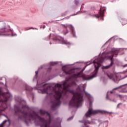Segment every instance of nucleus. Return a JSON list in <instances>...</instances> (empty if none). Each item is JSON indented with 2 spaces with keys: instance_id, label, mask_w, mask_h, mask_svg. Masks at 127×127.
<instances>
[{
  "instance_id": "obj_39",
  "label": "nucleus",
  "mask_w": 127,
  "mask_h": 127,
  "mask_svg": "<svg viewBox=\"0 0 127 127\" xmlns=\"http://www.w3.org/2000/svg\"><path fill=\"white\" fill-rule=\"evenodd\" d=\"M77 14H78V13H76V14H72L71 16H73L74 15H77Z\"/></svg>"
},
{
  "instance_id": "obj_14",
  "label": "nucleus",
  "mask_w": 127,
  "mask_h": 127,
  "mask_svg": "<svg viewBox=\"0 0 127 127\" xmlns=\"http://www.w3.org/2000/svg\"><path fill=\"white\" fill-rule=\"evenodd\" d=\"M86 97H87V99L89 102V107L90 108H92L93 106V103H94V97L90 94L89 93L85 91L84 92Z\"/></svg>"
},
{
  "instance_id": "obj_11",
  "label": "nucleus",
  "mask_w": 127,
  "mask_h": 127,
  "mask_svg": "<svg viewBox=\"0 0 127 127\" xmlns=\"http://www.w3.org/2000/svg\"><path fill=\"white\" fill-rule=\"evenodd\" d=\"M10 30L6 28V26L0 28V36H16V34H14L13 32H12V35L8 33Z\"/></svg>"
},
{
  "instance_id": "obj_45",
  "label": "nucleus",
  "mask_w": 127,
  "mask_h": 127,
  "mask_svg": "<svg viewBox=\"0 0 127 127\" xmlns=\"http://www.w3.org/2000/svg\"><path fill=\"white\" fill-rule=\"evenodd\" d=\"M49 44H52V43L50 42Z\"/></svg>"
},
{
  "instance_id": "obj_6",
  "label": "nucleus",
  "mask_w": 127,
  "mask_h": 127,
  "mask_svg": "<svg viewBox=\"0 0 127 127\" xmlns=\"http://www.w3.org/2000/svg\"><path fill=\"white\" fill-rule=\"evenodd\" d=\"M35 73H36V74L33 78V82H35V81L36 82L37 87H34V88L37 89V90H38V92L40 94H43L42 93L39 92V91H40V90H43V89H41V88H44V89L45 88H47V87H48V86H47L48 85V83H46L45 82L40 83L39 80H37V77H38L37 75H38V71H36Z\"/></svg>"
},
{
  "instance_id": "obj_29",
  "label": "nucleus",
  "mask_w": 127,
  "mask_h": 127,
  "mask_svg": "<svg viewBox=\"0 0 127 127\" xmlns=\"http://www.w3.org/2000/svg\"><path fill=\"white\" fill-rule=\"evenodd\" d=\"M105 123H106V124H105L106 126V127H108V124L109 123V121H104L103 122V124H105Z\"/></svg>"
},
{
  "instance_id": "obj_37",
  "label": "nucleus",
  "mask_w": 127,
  "mask_h": 127,
  "mask_svg": "<svg viewBox=\"0 0 127 127\" xmlns=\"http://www.w3.org/2000/svg\"><path fill=\"white\" fill-rule=\"evenodd\" d=\"M83 5H85V4H82L81 7H80V9H82L84 7Z\"/></svg>"
},
{
  "instance_id": "obj_38",
  "label": "nucleus",
  "mask_w": 127,
  "mask_h": 127,
  "mask_svg": "<svg viewBox=\"0 0 127 127\" xmlns=\"http://www.w3.org/2000/svg\"><path fill=\"white\" fill-rule=\"evenodd\" d=\"M0 127H3V123H2L0 124Z\"/></svg>"
},
{
  "instance_id": "obj_25",
  "label": "nucleus",
  "mask_w": 127,
  "mask_h": 127,
  "mask_svg": "<svg viewBox=\"0 0 127 127\" xmlns=\"http://www.w3.org/2000/svg\"><path fill=\"white\" fill-rule=\"evenodd\" d=\"M35 124L36 126H41L40 124V121H35Z\"/></svg>"
},
{
  "instance_id": "obj_2",
  "label": "nucleus",
  "mask_w": 127,
  "mask_h": 127,
  "mask_svg": "<svg viewBox=\"0 0 127 127\" xmlns=\"http://www.w3.org/2000/svg\"><path fill=\"white\" fill-rule=\"evenodd\" d=\"M118 54H119V49L112 48L110 51L103 52L101 54V57H97L93 61L95 67V72L91 76H88L89 80H92V79H94V78L97 77L100 66H102V63H104V62L107 59L111 61V63L108 65L103 66L102 69L103 70L110 69L114 64V57H117Z\"/></svg>"
},
{
  "instance_id": "obj_41",
  "label": "nucleus",
  "mask_w": 127,
  "mask_h": 127,
  "mask_svg": "<svg viewBox=\"0 0 127 127\" xmlns=\"http://www.w3.org/2000/svg\"><path fill=\"white\" fill-rule=\"evenodd\" d=\"M17 81H18V78H16L15 81H16V82H17Z\"/></svg>"
},
{
  "instance_id": "obj_19",
  "label": "nucleus",
  "mask_w": 127,
  "mask_h": 127,
  "mask_svg": "<svg viewBox=\"0 0 127 127\" xmlns=\"http://www.w3.org/2000/svg\"><path fill=\"white\" fill-rule=\"evenodd\" d=\"M59 64V62H51L49 63L50 66H55V65H57Z\"/></svg>"
},
{
  "instance_id": "obj_27",
  "label": "nucleus",
  "mask_w": 127,
  "mask_h": 127,
  "mask_svg": "<svg viewBox=\"0 0 127 127\" xmlns=\"http://www.w3.org/2000/svg\"><path fill=\"white\" fill-rule=\"evenodd\" d=\"M73 119H74V116H71L70 117H69L67 119V121H72V120H73Z\"/></svg>"
},
{
  "instance_id": "obj_34",
  "label": "nucleus",
  "mask_w": 127,
  "mask_h": 127,
  "mask_svg": "<svg viewBox=\"0 0 127 127\" xmlns=\"http://www.w3.org/2000/svg\"><path fill=\"white\" fill-rule=\"evenodd\" d=\"M66 14H67V11H65L64 13L62 14V16H64L65 15H66Z\"/></svg>"
},
{
  "instance_id": "obj_49",
  "label": "nucleus",
  "mask_w": 127,
  "mask_h": 127,
  "mask_svg": "<svg viewBox=\"0 0 127 127\" xmlns=\"http://www.w3.org/2000/svg\"><path fill=\"white\" fill-rule=\"evenodd\" d=\"M16 101H17V102H19V101H18V100H16Z\"/></svg>"
},
{
  "instance_id": "obj_26",
  "label": "nucleus",
  "mask_w": 127,
  "mask_h": 127,
  "mask_svg": "<svg viewBox=\"0 0 127 127\" xmlns=\"http://www.w3.org/2000/svg\"><path fill=\"white\" fill-rule=\"evenodd\" d=\"M29 29H37L36 28L30 27V28H25V31L29 30Z\"/></svg>"
},
{
  "instance_id": "obj_47",
  "label": "nucleus",
  "mask_w": 127,
  "mask_h": 127,
  "mask_svg": "<svg viewBox=\"0 0 127 127\" xmlns=\"http://www.w3.org/2000/svg\"><path fill=\"white\" fill-rule=\"evenodd\" d=\"M108 41L106 42L105 43H106V44L108 43Z\"/></svg>"
},
{
  "instance_id": "obj_33",
  "label": "nucleus",
  "mask_w": 127,
  "mask_h": 127,
  "mask_svg": "<svg viewBox=\"0 0 127 127\" xmlns=\"http://www.w3.org/2000/svg\"><path fill=\"white\" fill-rule=\"evenodd\" d=\"M82 87L83 89V90L85 91V89L86 88V84L82 85Z\"/></svg>"
},
{
  "instance_id": "obj_20",
  "label": "nucleus",
  "mask_w": 127,
  "mask_h": 127,
  "mask_svg": "<svg viewBox=\"0 0 127 127\" xmlns=\"http://www.w3.org/2000/svg\"><path fill=\"white\" fill-rule=\"evenodd\" d=\"M8 101V98H5L3 100H0V103H2V104H5Z\"/></svg>"
},
{
  "instance_id": "obj_22",
  "label": "nucleus",
  "mask_w": 127,
  "mask_h": 127,
  "mask_svg": "<svg viewBox=\"0 0 127 127\" xmlns=\"http://www.w3.org/2000/svg\"><path fill=\"white\" fill-rule=\"evenodd\" d=\"M22 109H27V110H30V108L27 106V105H23L22 106Z\"/></svg>"
},
{
  "instance_id": "obj_3",
  "label": "nucleus",
  "mask_w": 127,
  "mask_h": 127,
  "mask_svg": "<svg viewBox=\"0 0 127 127\" xmlns=\"http://www.w3.org/2000/svg\"><path fill=\"white\" fill-rule=\"evenodd\" d=\"M14 112H15L14 116H18V121H24L28 127L29 126L30 123H31V120L35 121V117L37 114L34 111L32 112V113L26 112L25 111H22L20 107L16 105H14Z\"/></svg>"
},
{
  "instance_id": "obj_1",
  "label": "nucleus",
  "mask_w": 127,
  "mask_h": 127,
  "mask_svg": "<svg viewBox=\"0 0 127 127\" xmlns=\"http://www.w3.org/2000/svg\"><path fill=\"white\" fill-rule=\"evenodd\" d=\"M53 86L49 85L43 90H39V93L42 94H48V91H53L55 95H62L64 90L69 92L73 95L69 103V107L71 108H80L82 106V103L84 102V94L81 92L75 91L74 90L71 89L72 87L77 86V83L75 81L67 84V82L62 81L59 83H53Z\"/></svg>"
},
{
  "instance_id": "obj_40",
  "label": "nucleus",
  "mask_w": 127,
  "mask_h": 127,
  "mask_svg": "<svg viewBox=\"0 0 127 127\" xmlns=\"http://www.w3.org/2000/svg\"><path fill=\"white\" fill-rule=\"evenodd\" d=\"M64 18H66L67 19H68V18H70V17H65Z\"/></svg>"
},
{
  "instance_id": "obj_10",
  "label": "nucleus",
  "mask_w": 127,
  "mask_h": 127,
  "mask_svg": "<svg viewBox=\"0 0 127 127\" xmlns=\"http://www.w3.org/2000/svg\"><path fill=\"white\" fill-rule=\"evenodd\" d=\"M106 9L107 8L106 7H101L97 14L92 15L91 13H89V15L93 17H96V18H100L101 20H104V15H105V11H106Z\"/></svg>"
},
{
  "instance_id": "obj_7",
  "label": "nucleus",
  "mask_w": 127,
  "mask_h": 127,
  "mask_svg": "<svg viewBox=\"0 0 127 127\" xmlns=\"http://www.w3.org/2000/svg\"><path fill=\"white\" fill-rule=\"evenodd\" d=\"M50 95H53L55 98V100L51 106V109L52 111H56V107H60V105H61V97H59V95L55 94V92H54V93H50Z\"/></svg>"
},
{
  "instance_id": "obj_9",
  "label": "nucleus",
  "mask_w": 127,
  "mask_h": 127,
  "mask_svg": "<svg viewBox=\"0 0 127 127\" xmlns=\"http://www.w3.org/2000/svg\"><path fill=\"white\" fill-rule=\"evenodd\" d=\"M63 26L64 27V35H66V34L69 33V30H68V29L70 30L73 37L77 38V36H76V31H75V28L74 27H73V26H72V25H63Z\"/></svg>"
},
{
  "instance_id": "obj_42",
  "label": "nucleus",
  "mask_w": 127,
  "mask_h": 127,
  "mask_svg": "<svg viewBox=\"0 0 127 127\" xmlns=\"http://www.w3.org/2000/svg\"><path fill=\"white\" fill-rule=\"evenodd\" d=\"M120 105H121V103H119V104H118L117 107H119V106H120Z\"/></svg>"
},
{
  "instance_id": "obj_8",
  "label": "nucleus",
  "mask_w": 127,
  "mask_h": 127,
  "mask_svg": "<svg viewBox=\"0 0 127 127\" xmlns=\"http://www.w3.org/2000/svg\"><path fill=\"white\" fill-rule=\"evenodd\" d=\"M113 112H109L105 110H94L92 108H89L88 111L85 114V117L87 118H91V116L92 115H97V114H104L107 115V114H112Z\"/></svg>"
},
{
  "instance_id": "obj_24",
  "label": "nucleus",
  "mask_w": 127,
  "mask_h": 127,
  "mask_svg": "<svg viewBox=\"0 0 127 127\" xmlns=\"http://www.w3.org/2000/svg\"><path fill=\"white\" fill-rule=\"evenodd\" d=\"M122 23V25H125V24H127V21L126 20V19H124L123 21H121Z\"/></svg>"
},
{
  "instance_id": "obj_50",
  "label": "nucleus",
  "mask_w": 127,
  "mask_h": 127,
  "mask_svg": "<svg viewBox=\"0 0 127 127\" xmlns=\"http://www.w3.org/2000/svg\"><path fill=\"white\" fill-rule=\"evenodd\" d=\"M126 61H127V60H126Z\"/></svg>"
},
{
  "instance_id": "obj_21",
  "label": "nucleus",
  "mask_w": 127,
  "mask_h": 127,
  "mask_svg": "<svg viewBox=\"0 0 127 127\" xmlns=\"http://www.w3.org/2000/svg\"><path fill=\"white\" fill-rule=\"evenodd\" d=\"M76 90L77 91L76 92H82V89H81V87L80 85H78L77 86V88H76Z\"/></svg>"
},
{
  "instance_id": "obj_5",
  "label": "nucleus",
  "mask_w": 127,
  "mask_h": 127,
  "mask_svg": "<svg viewBox=\"0 0 127 127\" xmlns=\"http://www.w3.org/2000/svg\"><path fill=\"white\" fill-rule=\"evenodd\" d=\"M48 39H46V40H53L56 43H60L61 44H66V45H70L71 43L67 41V40H64L62 37L53 34H50V36L48 37Z\"/></svg>"
},
{
  "instance_id": "obj_46",
  "label": "nucleus",
  "mask_w": 127,
  "mask_h": 127,
  "mask_svg": "<svg viewBox=\"0 0 127 127\" xmlns=\"http://www.w3.org/2000/svg\"><path fill=\"white\" fill-rule=\"evenodd\" d=\"M21 104V102H19V104L20 105Z\"/></svg>"
},
{
  "instance_id": "obj_16",
  "label": "nucleus",
  "mask_w": 127,
  "mask_h": 127,
  "mask_svg": "<svg viewBox=\"0 0 127 127\" xmlns=\"http://www.w3.org/2000/svg\"><path fill=\"white\" fill-rule=\"evenodd\" d=\"M117 89H119L118 91L120 93H127V86L125 85H122L119 87H117L115 88H114L113 90H117Z\"/></svg>"
},
{
  "instance_id": "obj_17",
  "label": "nucleus",
  "mask_w": 127,
  "mask_h": 127,
  "mask_svg": "<svg viewBox=\"0 0 127 127\" xmlns=\"http://www.w3.org/2000/svg\"><path fill=\"white\" fill-rule=\"evenodd\" d=\"M46 65L44 64L43 65H41L40 67L38 68V70H41V69H46L47 70L48 73H50L51 72V70H52V67H49L48 68H46L45 66Z\"/></svg>"
},
{
  "instance_id": "obj_48",
  "label": "nucleus",
  "mask_w": 127,
  "mask_h": 127,
  "mask_svg": "<svg viewBox=\"0 0 127 127\" xmlns=\"http://www.w3.org/2000/svg\"><path fill=\"white\" fill-rule=\"evenodd\" d=\"M43 24H46V23H43Z\"/></svg>"
},
{
  "instance_id": "obj_23",
  "label": "nucleus",
  "mask_w": 127,
  "mask_h": 127,
  "mask_svg": "<svg viewBox=\"0 0 127 127\" xmlns=\"http://www.w3.org/2000/svg\"><path fill=\"white\" fill-rule=\"evenodd\" d=\"M74 3L76 5L78 6L80 4V1L79 0H74Z\"/></svg>"
},
{
  "instance_id": "obj_44",
  "label": "nucleus",
  "mask_w": 127,
  "mask_h": 127,
  "mask_svg": "<svg viewBox=\"0 0 127 127\" xmlns=\"http://www.w3.org/2000/svg\"><path fill=\"white\" fill-rule=\"evenodd\" d=\"M23 101L24 102V103H26V101L25 100H23Z\"/></svg>"
},
{
  "instance_id": "obj_43",
  "label": "nucleus",
  "mask_w": 127,
  "mask_h": 127,
  "mask_svg": "<svg viewBox=\"0 0 127 127\" xmlns=\"http://www.w3.org/2000/svg\"><path fill=\"white\" fill-rule=\"evenodd\" d=\"M7 121H8L9 123H10V120H8Z\"/></svg>"
},
{
  "instance_id": "obj_31",
  "label": "nucleus",
  "mask_w": 127,
  "mask_h": 127,
  "mask_svg": "<svg viewBox=\"0 0 127 127\" xmlns=\"http://www.w3.org/2000/svg\"><path fill=\"white\" fill-rule=\"evenodd\" d=\"M92 64V62H88L86 63V66H89V65H91Z\"/></svg>"
},
{
  "instance_id": "obj_15",
  "label": "nucleus",
  "mask_w": 127,
  "mask_h": 127,
  "mask_svg": "<svg viewBox=\"0 0 127 127\" xmlns=\"http://www.w3.org/2000/svg\"><path fill=\"white\" fill-rule=\"evenodd\" d=\"M79 123H83L81 127H90V126L87 124H89V125H92V124H95V121L92 120L91 121H90L89 120H83V121H79Z\"/></svg>"
},
{
  "instance_id": "obj_32",
  "label": "nucleus",
  "mask_w": 127,
  "mask_h": 127,
  "mask_svg": "<svg viewBox=\"0 0 127 127\" xmlns=\"http://www.w3.org/2000/svg\"><path fill=\"white\" fill-rule=\"evenodd\" d=\"M45 27H46V26H45V25H41V26H40V28L41 29V28H43V29H44V28H45Z\"/></svg>"
},
{
  "instance_id": "obj_35",
  "label": "nucleus",
  "mask_w": 127,
  "mask_h": 127,
  "mask_svg": "<svg viewBox=\"0 0 127 127\" xmlns=\"http://www.w3.org/2000/svg\"><path fill=\"white\" fill-rule=\"evenodd\" d=\"M122 67L123 68H126V67H127V64L122 65Z\"/></svg>"
},
{
  "instance_id": "obj_12",
  "label": "nucleus",
  "mask_w": 127,
  "mask_h": 127,
  "mask_svg": "<svg viewBox=\"0 0 127 127\" xmlns=\"http://www.w3.org/2000/svg\"><path fill=\"white\" fill-rule=\"evenodd\" d=\"M23 87L25 88V90L26 91V94L27 96H30L32 97V100H34V93L32 92V90H33V88L27 85V84L24 83L23 84Z\"/></svg>"
},
{
  "instance_id": "obj_30",
  "label": "nucleus",
  "mask_w": 127,
  "mask_h": 127,
  "mask_svg": "<svg viewBox=\"0 0 127 127\" xmlns=\"http://www.w3.org/2000/svg\"><path fill=\"white\" fill-rule=\"evenodd\" d=\"M123 74H124V75H127V69L123 71V72H122Z\"/></svg>"
},
{
  "instance_id": "obj_36",
  "label": "nucleus",
  "mask_w": 127,
  "mask_h": 127,
  "mask_svg": "<svg viewBox=\"0 0 127 127\" xmlns=\"http://www.w3.org/2000/svg\"><path fill=\"white\" fill-rule=\"evenodd\" d=\"M7 122V120H4L2 122V124H5V123H6Z\"/></svg>"
},
{
  "instance_id": "obj_13",
  "label": "nucleus",
  "mask_w": 127,
  "mask_h": 127,
  "mask_svg": "<svg viewBox=\"0 0 127 127\" xmlns=\"http://www.w3.org/2000/svg\"><path fill=\"white\" fill-rule=\"evenodd\" d=\"M40 113L41 116H45V115H47L48 117H49V120L48 121V124L50 125L51 123H52V119L51 118V114L49 113V112L43 110V109H40Z\"/></svg>"
},
{
  "instance_id": "obj_18",
  "label": "nucleus",
  "mask_w": 127,
  "mask_h": 127,
  "mask_svg": "<svg viewBox=\"0 0 127 127\" xmlns=\"http://www.w3.org/2000/svg\"><path fill=\"white\" fill-rule=\"evenodd\" d=\"M115 92H114V90L112 91H108L107 92V95H106V99L107 100H111V99H109V97H111V95H113V94H114Z\"/></svg>"
},
{
  "instance_id": "obj_28",
  "label": "nucleus",
  "mask_w": 127,
  "mask_h": 127,
  "mask_svg": "<svg viewBox=\"0 0 127 127\" xmlns=\"http://www.w3.org/2000/svg\"><path fill=\"white\" fill-rule=\"evenodd\" d=\"M57 125L58 126H57V127H61V121H59V122H58Z\"/></svg>"
},
{
  "instance_id": "obj_4",
  "label": "nucleus",
  "mask_w": 127,
  "mask_h": 127,
  "mask_svg": "<svg viewBox=\"0 0 127 127\" xmlns=\"http://www.w3.org/2000/svg\"><path fill=\"white\" fill-rule=\"evenodd\" d=\"M74 64H73L63 66L62 70L64 73H65L66 75H71V76H68L65 78V82H69V81L72 80V79H78V78H82L83 81H88V80H90L89 76L86 75L83 73L84 70H85V68H83L80 72L76 73H74V70L73 69H70L68 71L66 70H67V66H72Z\"/></svg>"
}]
</instances>
